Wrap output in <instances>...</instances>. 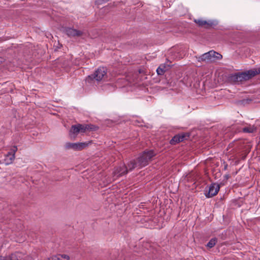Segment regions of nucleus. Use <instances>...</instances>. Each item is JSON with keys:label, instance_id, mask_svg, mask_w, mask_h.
I'll use <instances>...</instances> for the list:
<instances>
[{"label": "nucleus", "instance_id": "obj_14", "mask_svg": "<svg viewBox=\"0 0 260 260\" xmlns=\"http://www.w3.org/2000/svg\"><path fill=\"white\" fill-rule=\"evenodd\" d=\"M70 257L67 254H58L47 258V260H69Z\"/></svg>", "mask_w": 260, "mask_h": 260}, {"label": "nucleus", "instance_id": "obj_16", "mask_svg": "<svg viewBox=\"0 0 260 260\" xmlns=\"http://www.w3.org/2000/svg\"><path fill=\"white\" fill-rule=\"evenodd\" d=\"M14 158L15 156H14V154L8 153V154L5 156L4 163L6 165H10L12 163Z\"/></svg>", "mask_w": 260, "mask_h": 260}, {"label": "nucleus", "instance_id": "obj_20", "mask_svg": "<svg viewBox=\"0 0 260 260\" xmlns=\"http://www.w3.org/2000/svg\"><path fill=\"white\" fill-rule=\"evenodd\" d=\"M109 1V0H96L95 3L98 5H101V4L105 3Z\"/></svg>", "mask_w": 260, "mask_h": 260}, {"label": "nucleus", "instance_id": "obj_9", "mask_svg": "<svg viewBox=\"0 0 260 260\" xmlns=\"http://www.w3.org/2000/svg\"><path fill=\"white\" fill-rule=\"evenodd\" d=\"M129 170L128 167V164L127 167H125L124 165H122L117 168L114 172V176L115 177H118L122 176L127 173Z\"/></svg>", "mask_w": 260, "mask_h": 260}, {"label": "nucleus", "instance_id": "obj_2", "mask_svg": "<svg viewBox=\"0 0 260 260\" xmlns=\"http://www.w3.org/2000/svg\"><path fill=\"white\" fill-rule=\"evenodd\" d=\"M260 74V68L231 74L229 76L230 81H241L242 80H248Z\"/></svg>", "mask_w": 260, "mask_h": 260}, {"label": "nucleus", "instance_id": "obj_4", "mask_svg": "<svg viewBox=\"0 0 260 260\" xmlns=\"http://www.w3.org/2000/svg\"><path fill=\"white\" fill-rule=\"evenodd\" d=\"M92 125L78 124L72 126L70 131V135L76 137L79 133H84L86 131L93 129Z\"/></svg>", "mask_w": 260, "mask_h": 260}, {"label": "nucleus", "instance_id": "obj_22", "mask_svg": "<svg viewBox=\"0 0 260 260\" xmlns=\"http://www.w3.org/2000/svg\"><path fill=\"white\" fill-rule=\"evenodd\" d=\"M4 59L0 57V64L3 61Z\"/></svg>", "mask_w": 260, "mask_h": 260}, {"label": "nucleus", "instance_id": "obj_1", "mask_svg": "<svg viewBox=\"0 0 260 260\" xmlns=\"http://www.w3.org/2000/svg\"><path fill=\"white\" fill-rule=\"evenodd\" d=\"M155 155V153L152 150L144 152L138 158L137 161L132 160L128 163L129 170H133L136 168H141L147 165L148 162Z\"/></svg>", "mask_w": 260, "mask_h": 260}, {"label": "nucleus", "instance_id": "obj_6", "mask_svg": "<svg viewBox=\"0 0 260 260\" xmlns=\"http://www.w3.org/2000/svg\"><path fill=\"white\" fill-rule=\"evenodd\" d=\"M89 144V143H70L67 142L64 145V148L67 150L72 149L74 151H79L86 148Z\"/></svg>", "mask_w": 260, "mask_h": 260}, {"label": "nucleus", "instance_id": "obj_18", "mask_svg": "<svg viewBox=\"0 0 260 260\" xmlns=\"http://www.w3.org/2000/svg\"><path fill=\"white\" fill-rule=\"evenodd\" d=\"M217 241V240L216 238H212L207 243V246L209 248H212L215 246Z\"/></svg>", "mask_w": 260, "mask_h": 260}, {"label": "nucleus", "instance_id": "obj_12", "mask_svg": "<svg viewBox=\"0 0 260 260\" xmlns=\"http://www.w3.org/2000/svg\"><path fill=\"white\" fill-rule=\"evenodd\" d=\"M98 86H100L102 88V89L104 90L112 91L115 89V87L113 83L98 82Z\"/></svg>", "mask_w": 260, "mask_h": 260}, {"label": "nucleus", "instance_id": "obj_8", "mask_svg": "<svg viewBox=\"0 0 260 260\" xmlns=\"http://www.w3.org/2000/svg\"><path fill=\"white\" fill-rule=\"evenodd\" d=\"M65 34L70 38L80 37L83 35V32L71 27H67L64 29Z\"/></svg>", "mask_w": 260, "mask_h": 260}, {"label": "nucleus", "instance_id": "obj_13", "mask_svg": "<svg viewBox=\"0 0 260 260\" xmlns=\"http://www.w3.org/2000/svg\"><path fill=\"white\" fill-rule=\"evenodd\" d=\"M194 22L200 26H204L206 28L211 26L213 24L211 21H206L202 19H195Z\"/></svg>", "mask_w": 260, "mask_h": 260}, {"label": "nucleus", "instance_id": "obj_10", "mask_svg": "<svg viewBox=\"0 0 260 260\" xmlns=\"http://www.w3.org/2000/svg\"><path fill=\"white\" fill-rule=\"evenodd\" d=\"M220 186L219 184L213 183L212 184L209 188L208 193L206 194L207 198H211L217 194L219 190Z\"/></svg>", "mask_w": 260, "mask_h": 260}, {"label": "nucleus", "instance_id": "obj_19", "mask_svg": "<svg viewBox=\"0 0 260 260\" xmlns=\"http://www.w3.org/2000/svg\"><path fill=\"white\" fill-rule=\"evenodd\" d=\"M17 147L14 146L11 148L10 152H9L8 153L9 154H14V156H15V154L16 152L17 151Z\"/></svg>", "mask_w": 260, "mask_h": 260}, {"label": "nucleus", "instance_id": "obj_3", "mask_svg": "<svg viewBox=\"0 0 260 260\" xmlns=\"http://www.w3.org/2000/svg\"><path fill=\"white\" fill-rule=\"evenodd\" d=\"M222 58V56L220 54L213 50H211L199 56H196L198 61H205L207 62H214L216 60H220Z\"/></svg>", "mask_w": 260, "mask_h": 260}, {"label": "nucleus", "instance_id": "obj_17", "mask_svg": "<svg viewBox=\"0 0 260 260\" xmlns=\"http://www.w3.org/2000/svg\"><path fill=\"white\" fill-rule=\"evenodd\" d=\"M256 131V127L254 125H249L243 128V132L244 133H252Z\"/></svg>", "mask_w": 260, "mask_h": 260}, {"label": "nucleus", "instance_id": "obj_7", "mask_svg": "<svg viewBox=\"0 0 260 260\" xmlns=\"http://www.w3.org/2000/svg\"><path fill=\"white\" fill-rule=\"evenodd\" d=\"M9 260H35L29 255L20 252H16L10 255Z\"/></svg>", "mask_w": 260, "mask_h": 260}, {"label": "nucleus", "instance_id": "obj_15", "mask_svg": "<svg viewBox=\"0 0 260 260\" xmlns=\"http://www.w3.org/2000/svg\"><path fill=\"white\" fill-rule=\"evenodd\" d=\"M169 69V66L166 64H161L156 70L158 75H163Z\"/></svg>", "mask_w": 260, "mask_h": 260}, {"label": "nucleus", "instance_id": "obj_21", "mask_svg": "<svg viewBox=\"0 0 260 260\" xmlns=\"http://www.w3.org/2000/svg\"><path fill=\"white\" fill-rule=\"evenodd\" d=\"M9 258H10V256L6 258L0 256V260H9Z\"/></svg>", "mask_w": 260, "mask_h": 260}, {"label": "nucleus", "instance_id": "obj_11", "mask_svg": "<svg viewBox=\"0 0 260 260\" xmlns=\"http://www.w3.org/2000/svg\"><path fill=\"white\" fill-rule=\"evenodd\" d=\"M188 137V135L185 134H181L176 135L170 141V143L172 145H175L176 143L183 141L184 140L186 139Z\"/></svg>", "mask_w": 260, "mask_h": 260}, {"label": "nucleus", "instance_id": "obj_5", "mask_svg": "<svg viewBox=\"0 0 260 260\" xmlns=\"http://www.w3.org/2000/svg\"><path fill=\"white\" fill-rule=\"evenodd\" d=\"M107 74V70L105 68L100 67L95 72L90 75H89L86 79V81H100L105 79Z\"/></svg>", "mask_w": 260, "mask_h": 260}]
</instances>
